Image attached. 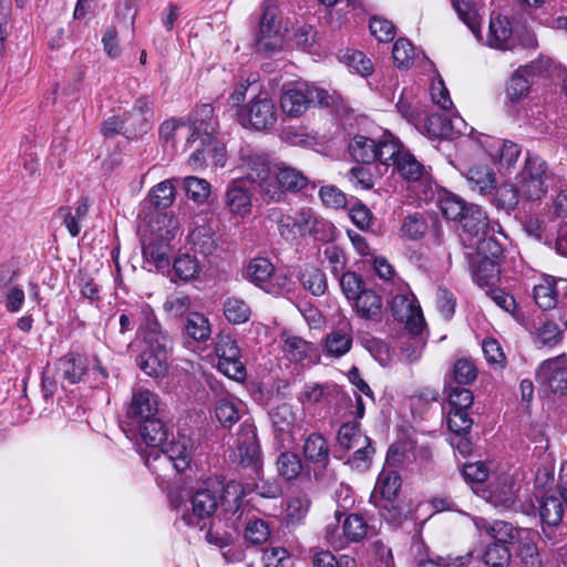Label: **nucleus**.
<instances>
[{
    "label": "nucleus",
    "mask_w": 567,
    "mask_h": 567,
    "mask_svg": "<svg viewBox=\"0 0 567 567\" xmlns=\"http://www.w3.org/2000/svg\"><path fill=\"white\" fill-rule=\"evenodd\" d=\"M228 496H233V505L226 511L233 515L239 509L241 487L235 482L228 483L225 487H205L197 489L186 502L172 499L176 511L175 524L178 528L182 525L198 530L205 529L208 524L216 520L215 514L218 507L225 505Z\"/></svg>",
    "instance_id": "f257e3e1"
},
{
    "label": "nucleus",
    "mask_w": 567,
    "mask_h": 567,
    "mask_svg": "<svg viewBox=\"0 0 567 567\" xmlns=\"http://www.w3.org/2000/svg\"><path fill=\"white\" fill-rule=\"evenodd\" d=\"M106 370L94 359V365L89 369L86 357L70 352L59 358L53 364H48L42 373L41 393L45 403L53 402L58 384H75L92 379L93 386H99L107 379Z\"/></svg>",
    "instance_id": "f03ea898"
},
{
    "label": "nucleus",
    "mask_w": 567,
    "mask_h": 567,
    "mask_svg": "<svg viewBox=\"0 0 567 567\" xmlns=\"http://www.w3.org/2000/svg\"><path fill=\"white\" fill-rule=\"evenodd\" d=\"M340 96L307 82L286 83L280 93L279 105L290 118L303 115L316 102L322 107L338 105Z\"/></svg>",
    "instance_id": "7ed1b4c3"
},
{
    "label": "nucleus",
    "mask_w": 567,
    "mask_h": 567,
    "mask_svg": "<svg viewBox=\"0 0 567 567\" xmlns=\"http://www.w3.org/2000/svg\"><path fill=\"white\" fill-rule=\"evenodd\" d=\"M237 171L240 175L236 179L255 184L264 202L280 199L281 192L271 185L275 168H271L266 154L250 147L241 148Z\"/></svg>",
    "instance_id": "20e7f679"
},
{
    "label": "nucleus",
    "mask_w": 567,
    "mask_h": 567,
    "mask_svg": "<svg viewBox=\"0 0 567 567\" xmlns=\"http://www.w3.org/2000/svg\"><path fill=\"white\" fill-rule=\"evenodd\" d=\"M196 451V441L189 435L178 433L172 441L165 442L158 450L145 455V465L155 473L172 467L182 473L187 470Z\"/></svg>",
    "instance_id": "39448f33"
},
{
    "label": "nucleus",
    "mask_w": 567,
    "mask_h": 567,
    "mask_svg": "<svg viewBox=\"0 0 567 567\" xmlns=\"http://www.w3.org/2000/svg\"><path fill=\"white\" fill-rule=\"evenodd\" d=\"M555 174L539 155L528 152L515 182L524 200H540L554 184Z\"/></svg>",
    "instance_id": "423d86ee"
},
{
    "label": "nucleus",
    "mask_w": 567,
    "mask_h": 567,
    "mask_svg": "<svg viewBox=\"0 0 567 567\" xmlns=\"http://www.w3.org/2000/svg\"><path fill=\"white\" fill-rule=\"evenodd\" d=\"M394 454L389 450L386 465L380 472L373 492L371 502L379 507L381 515L386 520H395L401 516V508L395 505V498L401 488V476L391 468L390 464Z\"/></svg>",
    "instance_id": "0eeeda50"
},
{
    "label": "nucleus",
    "mask_w": 567,
    "mask_h": 567,
    "mask_svg": "<svg viewBox=\"0 0 567 567\" xmlns=\"http://www.w3.org/2000/svg\"><path fill=\"white\" fill-rule=\"evenodd\" d=\"M238 123L255 131H269L277 123V107L267 93H259L237 109Z\"/></svg>",
    "instance_id": "6e6552de"
},
{
    "label": "nucleus",
    "mask_w": 567,
    "mask_h": 567,
    "mask_svg": "<svg viewBox=\"0 0 567 567\" xmlns=\"http://www.w3.org/2000/svg\"><path fill=\"white\" fill-rule=\"evenodd\" d=\"M390 308L394 319L404 323L412 334L417 336L422 332L425 324L422 309L408 285H398Z\"/></svg>",
    "instance_id": "1a4fd4ad"
},
{
    "label": "nucleus",
    "mask_w": 567,
    "mask_h": 567,
    "mask_svg": "<svg viewBox=\"0 0 567 567\" xmlns=\"http://www.w3.org/2000/svg\"><path fill=\"white\" fill-rule=\"evenodd\" d=\"M229 457L233 463L250 468L256 473L261 468V452L256 429L248 420L240 424Z\"/></svg>",
    "instance_id": "9d476101"
},
{
    "label": "nucleus",
    "mask_w": 567,
    "mask_h": 567,
    "mask_svg": "<svg viewBox=\"0 0 567 567\" xmlns=\"http://www.w3.org/2000/svg\"><path fill=\"white\" fill-rule=\"evenodd\" d=\"M215 352L218 358L217 369L220 373L235 381L246 379V368L235 339L229 334H218L215 342Z\"/></svg>",
    "instance_id": "9b49d317"
},
{
    "label": "nucleus",
    "mask_w": 567,
    "mask_h": 567,
    "mask_svg": "<svg viewBox=\"0 0 567 567\" xmlns=\"http://www.w3.org/2000/svg\"><path fill=\"white\" fill-rule=\"evenodd\" d=\"M20 272L13 264L0 265V301L9 313H18L25 303V291L19 282Z\"/></svg>",
    "instance_id": "f8f14e48"
},
{
    "label": "nucleus",
    "mask_w": 567,
    "mask_h": 567,
    "mask_svg": "<svg viewBox=\"0 0 567 567\" xmlns=\"http://www.w3.org/2000/svg\"><path fill=\"white\" fill-rule=\"evenodd\" d=\"M495 234L488 233L476 240H468V247H475L477 255L483 259V267L488 268L489 274L486 277L483 276L482 266L475 274L476 281L480 286L489 285L493 282L498 274L497 261L503 255V247L498 240L494 237Z\"/></svg>",
    "instance_id": "ddd939ff"
},
{
    "label": "nucleus",
    "mask_w": 567,
    "mask_h": 567,
    "mask_svg": "<svg viewBox=\"0 0 567 567\" xmlns=\"http://www.w3.org/2000/svg\"><path fill=\"white\" fill-rule=\"evenodd\" d=\"M123 115L125 120L123 135L128 140L143 137L154 124V102L148 96H140L135 100L132 110Z\"/></svg>",
    "instance_id": "4468645a"
},
{
    "label": "nucleus",
    "mask_w": 567,
    "mask_h": 567,
    "mask_svg": "<svg viewBox=\"0 0 567 567\" xmlns=\"http://www.w3.org/2000/svg\"><path fill=\"white\" fill-rule=\"evenodd\" d=\"M565 506L567 507V462L561 463L557 491L545 495L540 503L542 522L548 526L559 525L564 517Z\"/></svg>",
    "instance_id": "2eb2a0df"
},
{
    "label": "nucleus",
    "mask_w": 567,
    "mask_h": 567,
    "mask_svg": "<svg viewBox=\"0 0 567 567\" xmlns=\"http://www.w3.org/2000/svg\"><path fill=\"white\" fill-rule=\"evenodd\" d=\"M270 420L276 440L281 447H292L298 436L302 435L301 424L297 422L292 406L289 404H281L274 409L270 413Z\"/></svg>",
    "instance_id": "dca6fc26"
},
{
    "label": "nucleus",
    "mask_w": 567,
    "mask_h": 567,
    "mask_svg": "<svg viewBox=\"0 0 567 567\" xmlns=\"http://www.w3.org/2000/svg\"><path fill=\"white\" fill-rule=\"evenodd\" d=\"M272 264L266 258L252 259L246 270L247 278L268 293L279 295L290 284L287 276L274 274Z\"/></svg>",
    "instance_id": "f3484780"
},
{
    "label": "nucleus",
    "mask_w": 567,
    "mask_h": 567,
    "mask_svg": "<svg viewBox=\"0 0 567 567\" xmlns=\"http://www.w3.org/2000/svg\"><path fill=\"white\" fill-rule=\"evenodd\" d=\"M142 313L143 322H141L140 330L145 342L144 349L169 355L173 347L172 339L162 330L153 309L148 305L143 303Z\"/></svg>",
    "instance_id": "a211bd4d"
},
{
    "label": "nucleus",
    "mask_w": 567,
    "mask_h": 567,
    "mask_svg": "<svg viewBox=\"0 0 567 567\" xmlns=\"http://www.w3.org/2000/svg\"><path fill=\"white\" fill-rule=\"evenodd\" d=\"M276 7H266L259 23V30L255 39V47L258 52L274 53L282 45L280 23L277 18Z\"/></svg>",
    "instance_id": "6ab92c4d"
},
{
    "label": "nucleus",
    "mask_w": 567,
    "mask_h": 567,
    "mask_svg": "<svg viewBox=\"0 0 567 567\" xmlns=\"http://www.w3.org/2000/svg\"><path fill=\"white\" fill-rule=\"evenodd\" d=\"M536 380L542 388L563 394L567 391V358L558 355L542 362L536 371Z\"/></svg>",
    "instance_id": "aec40b11"
},
{
    "label": "nucleus",
    "mask_w": 567,
    "mask_h": 567,
    "mask_svg": "<svg viewBox=\"0 0 567 567\" xmlns=\"http://www.w3.org/2000/svg\"><path fill=\"white\" fill-rule=\"evenodd\" d=\"M461 220L463 227L461 237L467 247L468 240L480 239L488 233H497L505 237L501 225L497 221L489 223L485 213L478 206H470L468 212Z\"/></svg>",
    "instance_id": "412c9836"
},
{
    "label": "nucleus",
    "mask_w": 567,
    "mask_h": 567,
    "mask_svg": "<svg viewBox=\"0 0 567 567\" xmlns=\"http://www.w3.org/2000/svg\"><path fill=\"white\" fill-rule=\"evenodd\" d=\"M158 414V396L144 388H135L126 406V417L132 426Z\"/></svg>",
    "instance_id": "4be33fe9"
},
{
    "label": "nucleus",
    "mask_w": 567,
    "mask_h": 567,
    "mask_svg": "<svg viewBox=\"0 0 567 567\" xmlns=\"http://www.w3.org/2000/svg\"><path fill=\"white\" fill-rule=\"evenodd\" d=\"M517 492L513 477L503 474L483 489L482 497L495 507L512 509L516 507Z\"/></svg>",
    "instance_id": "5701e85b"
},
{
    "label": "nucleus",
    "mask_w": 567,
    "mask_h": 567,
    "mask_svg": "<svg viewBox=\"0 0 567 567\" xmlns=\"http://www.w3.org/2000/svg\"><path fill=\"white\" fill-rule=\"evenodd\" d=\"M547 70V61H533L517 69L512 75L506 89V95L509 101L517 103L524 99L529 92L530 78L534 75H540Z\"/></svg>",
    "instance_id": "b1692460"
},
{
    "label": "nucleus",
    "mask_w": 567,
    "mask_h": 567,
    "mask_svg": "<svg viewBox=\"0 0 567 567\" xmlns=\"http://www.w3.org/2000/svg\"><path fill=\"white\" fill-rule=\"evenodd\" d=\"M309 181L302 172L286 165L285 163L275 166L274 179L271 185L281 192L279 200H265V203H281L286 198V193H297L307 188Z\"/></svg>",
    "instance_id": "393cba45"
},
{
    "label": "nucleus",
    "mask_w": 567,
    "mask_h": 567,
    "mask_svg": "<svg viewBox=\"0 0 567 567\" xmlns=\"http://www.w3.org/2000/svg\"><path fill=\"white\" fill-rule=\"evenodd\" d=\"M478 143L493 161L505 168H512L522 152L519 145L512 141H502L487 135H482Z\"/></svg>",
    "instance_id": "a878e982"
},
{
    "label": "nucleus",
    "mask_w": 567,
    "mask_h": 567,
    "mask_svg": "<svg viewBox=\"0 0 567 567\" xmlns=\"http://www.w3.org/2000/svg\"><path fill=\"white\" fill-rule=\"evenodd\" d=\"M225 206L233 218H245L252 209V193L235 178L226 187Z\"/></svg>",
    "instance_id": "bb28decb"
},
{
    "label": "nucleus",
    "mask_w": 567,
    "mask_h": 567,
    "mask_svg": "<svg viewBox=\"0 0 567 567\" xmlns=\"http://www.w3.org/2000/svg\"><path fill=\"white\" fill-rule=\"evenodd\" d=\"M218 126V122L214 117V107L212 104H202L189 116L188 128L190 134L187 137V144L190 146L197 141L195 136L208 137L214 136V132Z\"/></svg>",
    "instance_id": "cd10ccee"
},
{
    "label": "nucleus",
    "mask_w": 567,
    "mask_h": 567,
    "mask_svg": "<svg viewBox=\"0 0 567 567\" xmlns=\"http://www.w3.org/2000/svg\"><path fill=\"white\" fill-rule=\"evenodd\" d=\"M529 331L536 346L553 348L561 341L563 330L559 324L548 318H539L528 326L526 321L524 324Z\"/></svg>",
    "instance_id": "c85d7f7f"
},
{
    "label": "nucleus",
    "mask_w": 567,
    "mask_h": 567,
    "mask_svg": "<svg viewBox=\"0 0 567 567\" xmlns=\"http://www.w3.org/2000/svg\"><path fill=\"white\" fill-rule=\"evenodd\" d=\"M358 317L363 320L380 322L382 320V298L372 289H365L352 300Z\"/></svg>",
    "instance_id": "c756f323"
},
{
    "label": "nucleus",
    "mask_w": 567,
    "mask_h": 567,
    "mask_svg": "<svg viewBox=\"0 0 567 567\" xmlns=\"http://www.w3.org/2000/svg\"><path fill=\"white\" fill-rule=\"evenodd\" d=\"M352 342L351 326L342 322L326 336L323 351L328 357L341 358L350 351Z\"/></svg>",
    "instance_id": "7c9ffc66"
},
{
    "label": "nucleus",
    "mask_w": 567,
    "mask_h": 567,
    "mask_svg": "<svg viewBox=\"0 0 567 567\" xmlns=\"http://www.w3.org/2000/svg\"><path fill=\"white\" fill-rule=\"evenodd\" d=\"M143 257L144 267L150 271H165L169 268V246L166 243H144Z\"/></svg>",
    "instance_id": "2f4dec72"
},
{
    "label": "nucleus",
    "mask_w": 567,
    "mask_h": 567,
    "mask_svg": "<svg viewBox=\"0 0 567 567\" xmlns=\"http://www.w3.org/2000/svg\"><path fill=\"white\" fill-rule=\"evenodd\" d=\"M134 427H137L142 441L151 451L158 450L167 436V429L158 417V414L153 415Z\"/></svg>",
    "instance_id": "473e14b6"
},
{
    "label": "nucleus",
    "mask_w": 567,
    "mask_h": 567,
    "mask_svg": "<svg viewBox=\"0 0 567 567\" xmlns=\"http://www.w3.org/2000/svg\"><path fill=\"white\" fill-rule=\"evenodd\" d=\"M465 178L472 190L481 195L489 194L495 189L496 176L488 165H473L471 166Z\"/></svg>",
    "instance_id": "72a5a7b5"
},
{
    "label": "nucleus",
    "mask_w": 567,
    "mask_h": 567,
    "mask_svg": "<svg viewBox=\"0 0 567 567\" xmlns=\"http://www.w3.org/2000/svg\"><path fill=\"white\" fill-rule=\"evenodd\" d=\"M189 245L195 254L210 256L217 249V238L209 224L196 226L188 236Z\"/></svg>",
    "instance_id": "f704fd0d"
},
{
    "label": "nucleus",
    "mask_w": 567,
    "mask_h": 567,
    "mask_svg": "<svg viewBox=\"0 0 567 567\" xmlns=\"http://www.w3.org/2000/svg\"><path fill=\"white\" fill-rule=\"evenodd\" d=\"M245 413V404L237 398L226 395L220 398L215 406V415L224 427H231Z\"/></svg>",
    "instance_id": "c9c22d12"
},
{
    "label": "nucleus",
    "mask_w": 567,
    "mask_h": 567,
    "mask_svg": "<svg viewBox=\"0 0 567 567\" xmlns=\"http://www.w3.org/2000/svg\"><path fill=\"white\" fill-rule=\"evenodd\" d=\"M303 455L307 461L326 468L330 460V449L327 440L320 433L309 434L303 442Z\"/></svg>",
    "instance_id": "e433bc0d"
},
{
    "label": "nucleus",
    "mask_w": 567,
    "mask_h": 567,
    "mask_svg": "<svg viewBox=\"0 0 567 567\" xmlns=\"http://www.w3.org/2000/svg\"><path fill=\"white\" fill-rule=\"evenodd\" d=\"M512 29L506 18L492 16L489 20V30L487 35V45L497 50L509 49Z\"/></svg>",
    "instance_id": "4c0bfd02"
},
{
    "label": "nucleus",
    "mask_w": 567,
    "mask_h": 567,
    "mask_svg": "<svg viewBox=\"0 0 567 567\" xmlns=\"http://www.w3.org/2000/svg\"><path fill=\"white\" fill-rule=\"evenodd\" d=\"M377 161L385 167L395 166L399 157L404 154L400 142L389 132L377 141Z\"/></svg>",
    "instance_id": "58836bf2"
},
{
    "label": "nucleus",
    "mask_w": 567,
    "mask_h": 567,
    "mask_svg": "<svg viewBox=\"0 0 567 567\" xmlns=\"http://www.w3.org/2000/svg\"><path fill=\"white\" fill-rule=\"evenodd\" d=\"M558 292L557 279L551 276H546L539 284L535 285L533 297L540 309L550 310L557 305Z\"/></svg>",
    "instance_id": "ea45409f"
},
{
    "label": "nucleus",
    "mask_w": 567,
    "mask_h": 567,
    "mask_svg": "<svg viewBox=\"0 0 567 567\" xmlns=\"http://www.w3.org/2000/svg\"><path fill=\"white\" fill-rule=\"evenodd\" d=\"M298 279L302 288L315 297L323 296L328 289L326 274L315 266L305 267L300 271Z\"/></svg>",
    "instance_id": "a19ab883"
},
{
    "label": "nucleus",
    "mask_w": 567,
    "mask_h": 567,
    "mask_svg": "<svg viewBox=\"0 0 567 567\" xmlns=\"http://www.w3.org/2000/svg\"><path fill=\"white\" fill-rule=\"evenodd\" d=\"M369 440L370 437L362 432L359 423H344L337 434L338 446L343 451L362 447V444H367Z\"/></svg>",
    "instance_id": "79ce46f5"
},
{
    "label": "nucleus",
    "mask_w": 567,
    "mask_h": 567,
    "mask_svg": "<svg viewBox=\"0 0 567 567\" xmlns=\"http://www.w3.org/2000/svg\"><path fill=\"white\" fill-rule=\"evenodd\" d=\"M427 221L423 214H409L402 220L399 236L404 240L416 241L424 237L427 233Z\"/></svg>",
    "instance_id": "37998d69"
},
{
    "label": "nucleus",
    "mask_w": 567,
    "mask_h": 567,
    "mask_svg": "<svg viewBox=\"0 0 567 567\" xmlns=\"http://www.w3.org/2000/svg\"><path fill=\"white\" fill-rule=\"evenodd\" d=\"M184 330L186 336L196 342H205L212 334L209 320L197 311L188 313L184 323Z\"/></svg>",
    "instance_id": "c03bdc74"
},
{
    "label": "nucleus",
    "mask_w": 567,
    "mask_h": 567,
    "mask_svg": "<svg viewBox=\"0 0 567 567\" xmlns=\"http://www.w3.org/2000/svg\"><path fill=\"white\" fill-rule=\"evenodd\" d=\"M168 355L143 349L136 362L142 371L151 377L165 374L168 368Z\"/></svg>",
    "instance_id": "a18cd8bd"
},
{
    "label": "nucleus",
    "mask_w": 567,
    "mask_h": 567,
    "mask_svg": "<svg viewBox=\"0 0 567 567\" xmlns=\"http://www.w3.org/2000/svg\"><path fill=\"white\" fill-rule=\"evenodd\" d=\"M377 141L367 136H354L349 145L351 157L363 164H370L377 161Z\"/></svg>",
    "instance_id": "49530a36"
},
{
    "label": "nucleus",
    "mask_w": 567,
    "mask_h": 567,
    "mask_svg": "<svg viewBox=\"0 0 567 567\" xmlns=\"http://www.w3.org/2000/svg\"><path fill=\"white\" fill-rule=\"evenodd\" d=\"M523 199V193L519 190L518 184L515 182L502 184L494 197V204L507 213L513 212Z\"/></svg>",
    "instance_id": "de8ad7c7"
},
{
    "label": "nucleus",
    "mask_w": 567,
    "mask_h": 567,
    "mask_svg": "<svg viewBox=\"0 0 567 567\" xmlns=\"http://www.w3.org/2000/svg\"><path fill=\"white\" fill-rule=\"evenodd\" d=\"M179 181V178H169L155 185L150 193L151 203L155 207L163 209L172 206L176 195L175 183Z\"/></svg>",
    "instance_id": "09e8293b"
},
{
    "label": "nucleus",
    "mask_w": 567,
    "mask_h": 567,
    "mask_svg": "<svg viewBox=\"0 0 567 567\" xmlns=\"http://www.w3.org/2000/svg\"><path fill=\"white\" fill-rule=\"evenodd\" d=\"M312 343L297 336H290L285 339L282 352L287 359L293 362H302L313 352Z\"/></svg>",
    "instance_id": "8fccbe9b"
},
{
    "label": "nucleus",
    "mask_w": 567,
    "mask_h": 567,
    "mask_svg": "<svg viewBox=\"0 0 567 567\" xmlns=\"http://www.w3.org/2000/svg\"><path fill=\"white\" fill-rule=\"evenodd\" d=\"M223 311L226 320L233 324H241L249 320L250 307L237 297H228L223 305Z\"/></svg>",
    "instance_id": "3c124183"
},
{
    "label": "nucleus",
    "mask_w": 567,
    "mask_h": 567,
    "mask_svg": "<svg viewBox=\"0 0 567 567\" xmlns=\"http://www.w3.org/2000/svg\"><path fill=\"white\" fill-rule=\"evenodd\" d=\"M454 9L458 18L467 25L477 40L482 39L481 18L468 0H455Z\"/></svg>",
    "instance_id": "603ef678"
},
{
    "label": "nucleus",
    "mask_w": 567,
    "mask_h": 567,
    "mask_svg": "<svg viewBox=\"0 0 567 567\" xmlns=\"http://www.w3.org/2000/svg\"><path fill=\"white\" fill-rule=\"evenodd\" d=\"M190 308L192 299L184 291L171 292L163 303L164 311L173 318H181L186 313L188 315Z\"/></svg>",
    "instance_id": "864d4df0"
},
{
    "label": "nucleus",
    "mask_w": 567,
    "mask_h": 567,
    "mask_svg": "<svg viewBox=\"0 0 567 567\" xmlns=\"http://www.w3.org/2000/svg\"><path fill=\"white\" fill-rule=\"evenodd\" d=\"M478 527L486 530L494 539L493 543H503L505 545L512 543L518 533L512 524L504 520H495L493 523L483 522V525Z\"/></svg>",
    "instance_id": "5fc2aeb1"
},
{
    "label": "nucleus",
    "mask_w": 567,
    "mask_h": 567,
    "mask_svg": "<svg viewBox=\"0 0 567 567\" xmlns=\"http://www.w3.org/2000/svg\"><path fill=\"white\" fill-rule=\"evenodd\" d=\"M276 465L278 474L287 481L297 478L302 471L300 457L292 452H282L277 458Z\"/></svg>",
    "instance_id": "6e6d98bb"
},
{
    "label": "nucleus",
    "mask_w": 567,
    "mask_h": 567,
    "mask_svg": "<svg viewBox=\"0 0 567 567\" xmlns=\"http://www.w3.org/2000/svg\"><path fill=\"white\" fill-rule=\"evenodd\" d=\"M425 126L433 137L454 138V122L441 114H431L426 117Z\"/></svg>",
    "instance_id": "4d7b16f0"
},
{
    "label": "nucleus",
    "mask_w": 567,
    "mask_h": 567,
    "mask_svg": "<svg viewBox=\"0 0 567 567\" xmlns=\"http://www.w3.org/2000/svg\"><path fill=\"white\" fill-rule=\"evenodd\" d=\"M486 295L504 311L512 315V317L520 324H524L525 317L517 310L514 297L505 292L501 288H491L486 290Z\"/></svg>",
    "instance_id": "13d9d810"
},
{
    "label": "nucleus",
    "mask_w": 567,
    "mask_h": 567,
    "mask_svg": "<svg viewBox=\"0 0 567 567\" xmlns=\"http://www.w3.org/2000/svg\"><path fill=\"white\" fill-rule=\"evenodd\" d=\"M368 523L360 514H350L342 524L343 535L347 540L358 543L368 535Z\"/></svg>",
    "instance_id": "bf43d9fd"
},
{
    "label": "nucleus",
    "mask_w": 567,
    "mask_h": 567,
    "mask_svg": "<svg viewBox=\"0 0 567 567\" xmlns=\"http://www.w3.org/2000/svg\"><path fill=\"white\" fill-rule=\"evenodd\" d=\"M186 195L197 204L205 203L210 194V184L196 176H188L182 179Z\"/></svg>",
    "instance_id": "052dcab7"
},
{
    "label": "nucleus",
    "mask_w": 567,
    "mask_h": 567,
    "mask_svg": "<svg viewBox=\"0 0 567 567\" xmlns=\"http://www.w3.org/2000/svg\"><path fill=\"white\" fill-rule=\"evenodd\" d=\"M440 208L442 214L451 220H461L470 209L465 203L453 194H445L440 199Z\"/></svg>",
    "instance_id": "680f3d73"
},
{
    "label": "nucleus",
    "mask_w": 567,
    "mask_h": 567,
    "mask_svg": "<svg viewBox=\"0 0 567 567\" xmlns=\"http://www.w3.org/2000/svg\"><path fill=\"white\" fill-rule=\"evenodd\" d=\"M446 391L450 409L467 411L472 406L474 396L471 390L450 383Z\"/></svg>",
    "instance_id": "e2e57ef3"
},
{
    "label": "nucleus",
    "mask_w": 567,
    "mask_h": 567,
    "mask_svg": "<svg viewBox=\"0 0 567 567\" xmlns=\"http://www.w3.org/2000/svg\"><path fill=\"white\" fill-rule=\"evenodd\" d=\"M483 560L489 567H506L511 560V551L503 543H491L486 546Z\"/></svg>",
    "instance_id": "0e129e2a"
},
{
    "label": "nucleus",
    "mask_w": 567,
    "mask_h": 567,
    "mask_svg": "<svg viewBox=\"0 0 567 567\" xmlns=\"http://www.w3.org/2000/svg\"><path fill=\"white\" fill-rule=\"evenodd\" d=\"M394 167L404 179L412 182L420 179L424 173V166L409 153L401 155Z\"/></svg>",
    "instance_id": "69168bd1"
},
{
    "label": "nucleus",
    "mask_w": 567,
    "mask_h": 567,
    "mask_svg": "<svg viewBox=\"0 0 567 567\" xmlns=\"http://www.w3.org/2000/svg\"><path fill=\"white\" fill-rule=\"evenodd\" d=\"M173 269L177 277L188 281L200 272L202 267L196 257L185 254L175 259Z\"/></svg>",
    "instance_id": "338daca9"
},
{
    "label": "nucleus",
    "mask_w": 567,
    "mask_h": 567,
    "mask_svg": "<svg viewBox=\"0 0 567 567\" xmlns=\"http://www.w3.org/2000/svg\"><path fill=\"white\" fill-rule=\"evenodd\" d=\"M341 59L349 69L362 76H368L373 71L371 60L361 51L348 50Z\"/></svg>",
    "instance_id": "774afa93"
}]
</instances>
